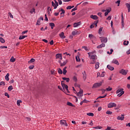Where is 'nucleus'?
<instances>
[{"label": "nucleus", "instance_id": "31", "mask_svg": "<svg viewBox=\"0 0 130 130\" xmlns=\"http://www.w3.org/2000/svg\"><path fill=\"white\" fill-rule=\"evenodd\" d=\"M16 59L15 58H14V56H12L11 59H10V61H11V62H14V61H15Z\"/></svg>", "mask_w": 130, "mask_h": 130}, {"label": "nucleus", "instance_id": "30", "mask_svg": "<svg viewBox=\"0 0 130 130\" xmlns=\"http://www.w3.org/2000/svg\"><path fill=\"white\" fill-rule=\"evenodd\" d=\"M99 64H100V63H99V62H97L95 63V69L96 70H98V69H99Z\"/></svg>", "mask_w": 130, "mask_h": 130}, {"label": "nucleus", "instance_id": "58", "mask_svg": "<svg viewBox=\"0 0 130 130\" xmlns=\"http://www.w3.org/2000/svg\"><path fill=\"white\" fill-rule=\"evenodd\" d=\"M106 113H107V114L111 115V114H112V112H110V111H107L106 112Z\"/></svg>", "mask_w": 130, "mask_h": 130}, {"label": "nucleus", "instance_id": "57", "mask_svg": "<svg viewBox=\"0 0 130 130\" xmlns=\"http://www.w3.org/2000/svg\"><path fill=\"white\" fill-rule=\"evenodd\" d=\"M106 12H107L108 14H109V13L111 12V8H110V9H107Z\"/></svg>", "mask_w": 130, "mask_h": 130}, {"label": "nucleus", "instance_id": "19", "mask_svg": "<svg viewBox=\"0 0 130 130\" xmlns=\"http://www.w3.org/2000/svg\"><path fill=\"white\" fill-rule=\"evenodd\" d=\"M59 62L60 63V67H64L67 64V61H64L63 63H61V61H59Z\"/></svg>", "mask_w": 130, "mask_h": 130}, {"label": "nucleus", "instance_id": "32", "mask_svg": "<svg viewBox=\"0 0 130 130\" xmlns=\"http://www.w3.org/2000/svg\"><path fill=\"white\" fill-rule=\"evenodd\" d=\"M35 61V59L31 58L29 61H28V63H32V62H34Z\"/></svg>", "mask_w": 130, "mask_h": 130}, {"label": "nucleus", "instance_id": "64", "mask_svg": "<svg viewBox=\"0 0 130 130\" xmlns=\"http://www.w3.org/2000/svg\"><path fill=\"white\" fill-rule=\"evenodd\" d=\"M111 127L107 126V128L106 130H111Z\"/></svg>", "mask_w": 130, "mask_h": 130}, {"label": "nucleus", "instance_id": "9", "mask_svg": "<svg viewBox=\"0 0 130 130\" xmlns=\"http://www.w3.org/2000/svg\"><path fill=\"white\" fill-rule=\"evenodd\" d=\"M55 56L56 59L59 58V59H62V55H61V54H57Z\"/></svg>", "mask_w": 130, "mask_h": 130}, {"label": "nucleus", "instance_id": "17", "mask_svg": "<svg viewBox=\"0 0 130 130\" xmlns=\"http://www.w3.org/2000/svg\"><path fill=\"white\" fill-rule=\"evenodd\" d=\"M90 18L93 20H97V19H98V16H97V15H91Z\"/></svg>", "mask_w": 130, "mask_h": 130}, {"label": "nucleus", "instance_id": "23", "mask_svg": "<svg viewBox=\"0 0 130 130\" xmlns=\"http://www.w3.org/2000/svg\"><path fill=\"white\" fill-rule=\"evenodd\" d=\"M82 75L83 76V80H84V81H86V79H87L86 72L84 71V72H83Z\"/></svg>", "mask_w": 130, "mask_h": 130}, {"label": "nucleus", "instance_id": "11", "mask_svg": "<svg viewBox=\"0 0 130 130\" xmlns=\"http://www.w3.org/2000/svg\"><path fill=\"white\" fill-rule=\"evenodd\" d=\"M112 63H115V64H117V66H119V62H118V61L115 59H114L112 61Z\"/></svg>", "mask_w": 130, "mask_h": 130}, {"label": "nucleus", "instance_id": "10", "mask_svg": "<svg viewBox=\"0 0 130 130\" xmlns=\"http://www.w3.org/2000/svg\"><path fill=\"white\" fill-rule=\"evenodd\" d=\"M83 89H80L79 92L77 93V95L79 97H82L83 96Z\"/></svg>", "mask_w": 130, "mask_h": 130}, {"label": "nucleus", "instance_id": "27", "mask_svg": "<svg viewBox=\"0 0 130 130\" xmlns=\"http://www.w3.org/2000/svg\"><path fill=\"white\" fill-rule=\"evenodd\" d=\"M90 59H97V56L95 55L90 56Z\"/></svg>", "mask_w": 130, "mask_h": 130}, {"label": "nucleus", "instance_id": "45", "mask_svg": "<svg viewBox=\"0 0 130 130\" xmlns=\"http://www.w3.org/2000/svg\"><path fill=\"white\" fill-rule=\"evenodd\" d=\"M22 101L21 100H17V104L18 105V106H20V103H21Z\"/></svg>", "mask_w": 130, "mask_h": 130}, {"label": "nucleus", "instance_id": "20", "mask_svg": "<svg viewBox=\"0 0 130 130\" xmlns=\"http://www.w3.org/2000/svg\"><path fill=\"white\" fill-rule=\"evenodd\" d=\"M125 6H126V8H127V9H128V13H129V12H130V3H129V4L126 3V4H125Z\"/></svg>", "mask_w": 130, "mask_h": 130}, {"label": "nucleus", "instance_id": "6", "mask_svg": "<svg viewBox=\"0 0 130 130\" xmlns=\"http://www.w3.org/2000/svg\"><path fill=\"white\" fill-rule=\"evenodd\" d=\"M61 125H64L65 126H68V123H67V121L66 120H60Z\"/></svg>", "mask_w": 130, "mask_h": 130}, {"label": "nucleus", "instance_id": "35", "mask_svg": "<svg viewBox=\"0 0 130 130\" xmlns=\"http://www.w3.org/2000/svg\"><path fill=\"white\" fill-rule=\"evenodd\" d=\"M58 73L60 74V75H62V70H61L60 69V68H59L58 69Z\"/></svg>", "mask_w": 130, "mask_h": 130}, {"label": "nucleus", "instance_id": "22", "mask_svg": "<svg viewBox=\"0 0 130 130\" xmlns=\"http://www.w3.org/2000/svg\"><path fill=\"white\" fill-rule=\"evenodd\" d=\"M62 79L63 81H66V82H67V83H69L70 82V78H69L63 77Z\"/></svg>", "mask_w": 130, "mask_h": 130}, {"label": "nucleus", "instance_id": "33", "mask_svg": "<svg viewBox=\"0 0 130 130\" xmlns=\"http://www.w3.org/2000/svg\"><path fill=\"white\" fill-rule=\"evenodd\" d=\"M0 41L1 42V43H5L6 42V41H5V39L4 38L0 37Z\"/></svg>", "mask_w": 130, "mask_h": 130}, {"label": "nucleus", "instance_id": "46", "mask_svg": "<svg viewBox=\"0 0 130 130\" xmlns=\"http://www.w3.org/2000/svg\"><path fill=\"white\" fill-rule=\"evenodd\" d=\"M47 10H48V14H50V12H49V11L51 12V11H52L51 8H50V7H48V8H47Z\"/></svg>", "mask_w": 130, "mask_h": 130}, {"label": "nucleus", "instance_id": "1", "mask_svg": "<svg viewBox=\"0 0 130 130\" xmlns=\"http://www.w3.org/2000/svg\"><path fill=\"white\" fill-rule=\"evenodd\" d=\"M116 94H117L118 97H121V96H122L123 94H124V91H123V88H119L116 91Z\"/></svg>", "mask_w": 130, "mask_h": 130}, {"label": "nucleus", "instance_id": "4", "mask_svg": "<svg viewBox=\"0 0 130 130\" xmlns=\"http://www.w3.org/2000/svg\"><path fill=\"white\" fill-rule=\"evenodd\" d=\"M61 84L63 89H66L67 91H68V88H69V87L67 85L64 84V81H61Z\"/></svg>", "mask_w": 130, "mask_h": 130}, {"label": "nucleus", "instance_id": "15", "mask_svg": "<svg viewBox=\"0 0 130 130\" xmlns=\"http://www.w3.org/2000/svg\"><path fill=\"white\" fill-rule=\"evenodd\" d=\"M102 47H105V44L102 43V44L96 47V48L100 49V48H102Z\"/></svg>", "mask_w": 130, "mask_h": 130}, {"label": "nucleus", "instance_id": "60", "mask_svg": "<svg viewBox=\"0 0 130 130\" xmlns=\"http://www.w3.org/2000/svg\"><path fill=\"white\" fill-rule=\"evenodd\" d=\"M9 15L10 18H12V19H13L14 18V17L13 16V15L12 14V13H11V12L9 13Z\"/></svg>", "mask_w": 130, "mask_h": 130}, {"label": "nucleus", "instance_id": "25", "mask_svg": "<svg viewBox=\"0 0 130 130\" xmlns=\"http://www.w3.org/2000/svg\"><path fill=\"white\" fill-rule=\"evenodd\" d=\"M49 26L51 27V29H53V27L55 26V24L54 23L51 22L49 23Z\"/></svg>", "mask_w": 130, "mask_h": 130}, {"label": "nucleus", "instance_id": "28", "mask_svg": "<svg viewBox=\"0 0 130 130\" xmlns=\"http://www.w3.org/2000/svg\"><path fill=\"white\" fill-rule=\"evenodd\" d=\"M26 37H27V36H20L19 37V40H22V39H24L26 38Z\"/></svg>", "mask_w": 130, "mask_h": 130}, {"label": "nucleus", "instance_id": "8", "mask_svg": "<svg viewBox=\"0 0 130 130\" xmlns=\"http://www.w3.org/2000/svg\"><path fill=\"white\" fill-rule=\"evenodd\" d=\"M122 27H124V21L123 20V13L121 14Z\"/></svg>", "mask_w": 130, "mask_h": 130}, {"label": "nucleus", "instance_id": "38", "mask_svg": "<svg viewBox=\"0 0 130 130\" xmlns=\"http://www.w3.org/2000/svg\"><path fill=\"white\" fill-rule=\"evenodd\" d=\"M129 43V42L126 41H124L123 42V45H128V44Z\"/></svg>", "mask_w": 130, "mask_h": 130}, {"label": "nucleus", "instance_id": "47", "mask_svg": "<svg viewBox=\"0 0 130 130\" xmlns=\"http://www.w3.org/2000/svg\"><path fill=\"white\" fill-rule=\"evenodd\" d=\"M106 90L108 91H111L112 90V88L110 87V86H109L108 88H106Z\"/></svg>", "mask_w": 130, "mask_h": 130}, {"label": "nucleus", "instance_id": "42", "mask_svg": "<svg viewBox=\"0 0 130 130\" xmlns=\"http://www.w3.org/2000/svg\"><path fill=\"white\" fill-rule=\"evenodd\" d=\"M13 89H14V88L13 87V86L10 85L8 87V91H11V90H13Z\"/></svg>", "mask_w": 130, "mask_h": 130}, {"label": "nucleus", "instance_id": "40", "mask_svg": "<svg viewBox=\"0 0 130 130\" xmlns=\"http://www.w3.org/2000/svg\"><path fill=\"white\" fill-rule=\"evenodd\" d=\"M76 61H78V62L81 61V59H80V57L79 56L76 57Z\"/></svg>", "mask_w": 130, "mask_h": 130}, {"label": "nucleus", "instance_id": "53", "mask_svg": "<svg viewBox=\"0 0 130 130\" xmlns=\"http://www.w3.org/2000/svg\"><path fill=\"white\" fill-rule=\"evenodd\" d=\"M36 25L38 26H40V20H38Z\"/></svg>", "mask_w": 130, "mask_h": 130}, {"label": "nucleus", "instance_id": "61", "mask_svg": "<svg viewBox=\"0 0 130 130\" xmlns=\"http://www.w3.org/2000/svg\"><path fill=\"white\" fill-rule=\"evenodd\" d=\"M52 6L53 7H54H54H56V5L54 3V2H53V1L52 2Z\"/></svg>", "mask_w": 130, "mask_h": 130}, {"label": "nucleus", "instance_id": "7", "mask_svg": "<svg viewBox=\"0 0 130 130\" xmlns=\"http://www.w3.org/2000/svg\"><path fill=\"white\" fill-rule=\"evenodd\" d=\"M101 41L102 43H106V42L108 41L107 38L101 37Z\"/></svg>", "mask_w": 130, "mask_h": 130}, {"label": "nucleus", "instance_id": "34", "mask_svg": "<svg viewBox=\"0 0 130 130\" xmlns=\"http://www.w3.org/2000/svg\"><path fill=\"white\" fill-rule=\"evenodd\" d=\"M93 128H95V129H101V128H102V126H97L95 127H93Z\"/></svg>", "mask_w": 130, "mask_h": 130}, {"label": "nucleus", "instance_id": "41", "mask_svg": "<svg viewBox=\"0 0 130 130\" xmlns=\"http://www.w3.org/2000/svg\"><path fill=\"white\" fill-rule=\"evenodd\" d=\"M0 86H6V83L4 81L0 82Z\"/></svg>", "mask_w": 130, "mask_h": 130}, {"label": "nucleus", "instance_id": "48", "mask_svg": "<svg viewBox=\"0 0 130 130\" xmlns=\"http://www.w3.org/2000/svg\"><path fill=\"white\" fill-rule=\"evenodd\" d=\"M77 10H78V7L77 6L75 7L74 8H73V9H72L71 12H74L75 11H77Z\"/></svg>", "mask_w": 130, "mask_h": 130}, {"label": "nucleus", "instance_id": "2", "mask_svg": "<svg viewBox=\"0 0 130 130\" xmlns=\"http://www.w3.org/2000/svg\"><path fill=\"white\" fill-rule=\"evenodd\" d=\"M101 86H102V82H100V83H95L93 85L92 89L99 88V87H100Z\"/></svg>", "mask_w": 130, "mask_h": 130}, {"label": "nucleus", "instance_id": "62", "mask_svg": "<svg viewBox=\"0 0 130 130\" xmlns=\"http://www.w3.org/2000/svg\"><path fill=\"white\" fill-rule=\"evenodd\" d=\"M25 33H28V30H25L22 32V35H24V34H25Z\"/></svg>", "mask_w": 130, "mask_h": 130}, {"label": "nucleus", "instance_id": "37", "mask_svg": "<svg viewBox=\"0 0 130 130\" xmlns=\"http://www.w3.org/2000/svg\"><path fill=\"white\" fill-rule=\"evenodd\" d=\"M83 103H87V100L85 99L83 101H81L80 103V105H83Z\"/></svg>", "mask_w": 130, "mask_h": 130}, {"label": "nucleus", "instance_id": "26", "mask_svg": "<svg viewBox=\"0 0 130 130\" xmlns=\"http://www.w3.org/2000/svg\"><path fill=\"white\" fill-rule=\"evenodd\" d=\"M9 76L10 74L9 73H7V74L6 75L5 80H6V81H9L10 80V79L9 78Z\"/></svg>", "mask_w": 130, "mask_h": 130}, {"label": "nucleus", "instance_id": "59", "mask_svg": "<svg viewBox=\"0 0 130 130\" xmlns=\"http://www.w3.org/2000/svg\"><path fill=\"white\" fill-rule=\"evenodd\" d=\"M75 87H78V88H80V87H81V85H80V84H78L77 83H75Z\"/></svg>", "mask_w": 130, "mask_h": 130}, {"label": "nucleus", "instance_id": "12", "mask_svg": "<svg viewBox=\"0 0 130 130\" xmlns=\"http://www.w3.org/2000/svg\"><path fill=\"white\" fill-rule=\"evenodd\" d=\"M117 119H118V120H123V119H124V115L122 114L121 116H118Z\"/></svg>", "mask_w": 130, "mask_h": 130}, {"label": "nucleus", "instance_id": "39", "mask_svg": "<svg viewBox=\"0 0 130 130\" xmlns=\"http://www.w3.org/2000/svg\"><path fill=\"white\" fill-rule=\"evenodd\" d=\"M55 5H56V6L54 7V9H56V8H57V7H58V2H57V1H55Z\"/></svg>", "mask_w": 130, "mask_h": 130}, {"label": "nucleus", "instance_id": "14", "mask_svg": "<svg viewBox=\"0 0 130 130\" xmlns=\"http://www.w3.org/2000/svg\"><path fill=\"white\" fill-rule=\"evenodd\" d=\"M80 25H81V22H76V23H75L74 24H73V26L74 27V28H76L77 27H78V26H80Z\"/></svg>", "mask_w": 130, "mask_h": 130}, {"label": "nucleus", "instance_id": "49", "mask_svg": "<svg viewBox=\"0 0 130 130\" xmlns=\"http://www.w3.org/2000/svg\"><path fill=\"white\" fill-rule=\"evenodd\" d=\"M82 48H83L86 51H88V50H89V49H88V48H87V46H82Z\"/></svg>", "mask_w": 130, "mask_h": 130}, {"label": "nucleus", "instance_id": "51", "mask_svg": "<svg viewBox=\"0 0 130 130\" xmlns=\"http://www.w3.org/2000/svg\"><path fill=\"white\" fill-rule=\"evenodd\" d=\"M34 67L35 66L34 65H31L28 67V69H29V70H33L34 69Z\"/></svg>", "mask_w": 130, "mask_h": 130}, {"label": "nucleus", "instance_id": "43", "mask_svg": "<svg viewBox=\"0 0 130 130\" xmlns=\"http://www.w3.org/2000/svg\"><path fill=\"white\" fill-rule=\"evenodd\" d=\"M73 81H74V82H77L78 81V78L76 76H74L73 78Z\"/></svg>", "mask_w": 130, "mask_h": 130}, {"label": "nucleus", "instance_id": "63", "mask_svg": "<svg viewBox=\"0 0 130 130\" xmlns=\"http://www.w3.org/2000/svg\"><path fill=\"white\" fill-rule=\"evenodd\" d=\"M105 97H106V94L104 96H100L98 98H100V99H101L102 98H105Z\"/></svg>", "mask_w": 130, "mask_h": 130}, {"label": "nucleus", "instance_id": "29", "mask_svg": "<svg viewBox=\"0 0 130 130\" xmlns=\"http://www.w3.org/2000/svg\"><path fill=\"white\" fill-rule=\"evenodd\" d=\"M67 105H69V106H71L72 107H75V106L70 102H67Z\"/></svg>", "mask_w": 130, "mask_h": 130}, {"label": "nucleus", "instance_id": "44", "mask_svg": "<svg viewBox=\"0 0 130 130\" xmlns=\"http://www.w3.org/2000/svg\"><path fill=\"white\" fill-rule=\"evenodd\" d=\"M98 20H95L93 23V25L95 26V27H97V24H98Z\"/></svg>", "mask_w": 130, "mask_h": 130}, {"label": "nucleus", "instance_id": "16", "mask_svg": "<svg viewBox=\"0 0 130 130\" xmlns=\"http://www.w3.org/2000/svg\"><path fill=\"white\" fill-rule=\"evenodd\" d=\"M107 69H108L109 70H110V71H113V70H114V68H113V67H112L110 65H108L107 66Z\"/></svg>", "mask_w": 130, "mask_h": 130}, {"label": "nucleus", "instance_id": "50", "mask_svg": "<svg viewBox=\"0 0 130 130\" xmlns=\"http://www.w3.org/2000/svg\"><path fill=\"white\" fill-rule=\"evenodd\" d=\"M30 14H33V13H35V9L32 8L31 11H30Z\"/></svg>", "mask_w": 130, "mask_h": 130}, {"label": "nucleus", "instance_id": "52", "mask_svg": "<svg viewBox=\"0 0 130 130\" xmlns=\"http://www.w3.org/2000/svg\"><path fill=\"white\" fill-rule=\"evenodd\" d=\"M116 4H118V7H119V5H120V0H118L115 2Z\"/></svg>", "mask_w": 130, "mask_h": 130}, {"label": "nucleus", "instance_id": "55", "mask_svg": "<svg viewBox=\"0 0 130 130\" xmlns=\"http://www.w3.org/2000/svg\"><path fill=\"white\" fill-rule=\"evenodd\" d=\"M103 29V27H101L99 29V33L100 34L101 32H102V29Z\"/></svg>", "mask_w": 130, "mask_h": 130}, {"label": "nucleus", "instance_id": "56", "mask_svg": "<svg viewBox=\"0 0 130 130\" xmlns=\"http://www.w3.org/2000/svg\"><path fill=\"white\" fill-rule=\"evenodd\" d=\"M5 96H6L7 97H8V98H10V95H9V93H8V92L5 93Z\"/></svg>", "mask_w": 130, "mask_h": 130}, {"label": "nucleus", "instance_id": "36", "mask_svg": "<svg viewBox=\"0 0 130 130\" xmlns=\"http://www.w3.org/2000/svg\"><path fill=\"white\" fill-rule=\"evenodd\" d=\"M86 114L88 116H94V113H87Z\"/></svg>", "mask_w": 130, "mask_h": 130}, {"label": "nucleus", "instance_id": "5", "mask_svg": "<svg viewBox=\"0 0 130 130\" xmlns=\"http://www.w3.org/2000/svg\"><path fill=\"white\" fill-rule=\"evenodd\" d=\"M119 73L121 74L122 75H123L124 76H125V75L127 74V71L124 69H122L119 71Z\"/></svg>", "mask_w": 130, "mask_h": 130}, {"label": "nucleus", "instance_id": "21", "mask_svg": "<svg viewBox=\"0 0 130 130\" xmlns=\"http://www.w3.org/2000/svg\"><path fill=\"white\" fill-rule=\"evenodd\" d=\"M68 68V67H65L63 69V75H66L67 73V69Z\"/></svg>", "mask_w": 130, "mask_h": 130}, {"label": "nucleus", "instance_id": "54", "mask_svg": "<svg viewBox=\"0 0 130 130\" xmlns=\"http://www.w3.org/2000/svg\"><path fill=\"white\" fill-rule=\"evenodd\" d=\"M89 38L90 39H92V38H94V36L92 34H89Z\"/></svg>", "mask_w": 130, "mask_h": 130}, {"label": "nucleus", "instance_id": "3", "mask_svg": "<svg viewBox=\"0 0 130 130\" xmlns=\"http://www.w3.org/2000/svg\"><path fill=\"white\" fill-rule=\"evenodd\" d=\"M108 108H112V107H116V104L114 103H110L108 105Z\"/></svg>", "mask_w": 130, "mask_h": 130}, {"label": "nucleus", "instance_id": "18", "mask_svg": "<svg viewBox=\"0 0 130 130\" xmlns=\"http://www.w3.org/2000/svg\"><path fill=\"white\" fill-rule=\"evenodd\" d=\"M60 11L62 12L60 13V15H61L60 18H62V17L64 16V15H62V14H64L65 12H64V10H63V9H62V8H61V9H60Z\"/></svg>", "mask_w": 130, "mask_h": 130}, {"label": "nucleus", "instance_id": "24", "mask_svg": "<svg viewBox=\"0 0 130 130\" xmlns=\"http://www.w3.org/2000/svg\"><path fill=\"white\" fill-rule=\"evenodd\" d=\"M72 35H77L78 34H79V31H77V30H74L72 32Z\"/></svg>", "mask_w": 130, "mask_h": 130}, {"label": "nucleus", "instance_id": "13", "mask_svg": "<svg viewBox=\"0 0 130 130\" xmlns=\"http://www.w3.org/2000/svg\"><path fill=\"white\" fill-rule=\"evenodd\" d=\"M59 36L60 38H62V39H64V38H66V36H64V33L63 32H61L59 34Z\"/></svg>", "mask_w": 130, "mask_h": 130}]
</instances>
